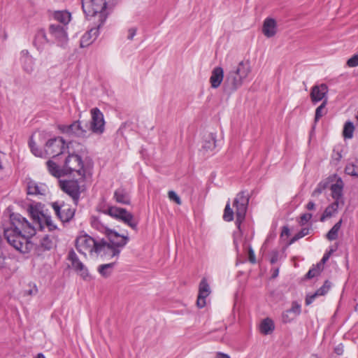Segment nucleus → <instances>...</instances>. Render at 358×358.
<instances>
[{"instance_id": "nucleus-1", "label": "nucleus", "mask_w": 358, "mask_h": 358, "mask_svg": "<svg viewBox=\"0 0 358 358\" xmlns=\"http://www.w3.org/2000/svg\"><path fill=\"white\" fill-rule=\"evenodd\" d=\"M43 208L40 203L29 206L28 212L32 222H29L19 213H10V206L7 208L10 213V222L9 226L3 229V235L9 245L17 251L27 254L31 250L33 243L30 239L36 234L38 229L42 230L45 226L50 231L57 229V226L52 221L51 216L45 213Z\"/></svg>"}, {"instance_id": "nucleus-2", "label": "nucleus", "mask_w": 358, "mask_h": 358, "mask_svg": "<svg viewBox=\"0 0 358 358\" xmlns=\"http://www.w3.org/2000/svg\"><path fill=\"white\" fill-rule=\"evenodd\" d=\"M250 66L248 60L241 61L238 64L227 72L224 83L230 89L241 87L248 80Z\"/></svg>"}, {"instance_id": "nucleus-3", "label": "nucleus", "mask_w": 358, "mask_h": 358, "mask_svg": "<svg viewBox=\"0 0 358 358\" xmlns=\"http://www.w3.org/2000/svg\"><path fill=\"white\" fill-rule=\"evenodd\" d=\"M76 248L77 250L85 255V251L90 253L95 252L97 255H103V250L106 248H109L106 245V241L101 239L99 241H96L87 234L79 236L76 240Z\"/></svg>"}, {"instance_id": "nucleus-4", "label": "nucleus", "mask_w": 358, "mask_h": 358, "mask_svg": "<svg viewBox=\"0 0 358 358\" xmlns=\"http://www.w3.org/2000/svg\"><path fill=\"white\" fill-rule=\"evenodd\" d=\"M63 166L66 176L76 173L83 180H85L87 164L78 154H69L65 158Z\"/></svg>"}, {"instance_id": "nucleus-5", "label": "nucleus", "mask_w": 358, "mask_h": 358, "mask_svg": "<svg viewBox=\"0 0 358 358\" xmlns=\"http://www.w3.org/2000/svg\"><path fill=\"white\" fill-rule=\"evenodd\" d=\"M106 234L110 243L106 242V245H108L109 248L104 249L103 255L108 252L112 257L118 256L120 253L119 248H123L127 245L129 237L127 236L121 235L117 231L109 229H106Z\"/></svg>"}, {"instance_id": "nucleus-6", "label": "nucleus", "mask_w": 358, "mask_h": 358, "mask_svg": "<svg viewBox=\"0 0 358 358\" xmlns=\"http://www.w3.org/2000/svg\"><path fill=\"white\" fill-rule=\"evenodd\" d=\"M84 181L81 177L79 179L59 180V187L72 199L76 206L79 202L81 193L85 189V185H80V182Z\"/></svg>"}, {"instance_id": "nucleus-7", "label": "nucleus", "mask_w": 358, "mask_h": 358, "mask_svg": "<svg viewBox=\"0 0 358 358\" xmlns=\"http://www.w3.org/2000/svg\"><path fill=\"white\" fill-rule=\"evenodd\" d=\"M108 215L122 222L135 231L138 229V222L134 219L133 214L125 208L112 206L108 209Z\"/></svg>"}, {"instance_id": "nucleus-8", "label": "nucleus", "mask_w": 358, "mask_h": 358, "mask_svg": "<svg viewBox=\"0 0 358 358\" xmlns=\"http://www.w3.org/2000/svg\"><path fill=\"white\" fill-rule=\"evenodd\" d=\"M108 215L122 222L135 231L138 229V222L134 219L133 214L125 208L112 206L108 209Z\"/></svg>"}, {"instance_id": "nucleus-9", "label": "nucleus", "mask_w": 358, "mask_h": 358, "mask_svg": "<svg viewBox=\"0 0 358 358\" xmlns=\"http://www.w3.org/2000/svg\"><path fill=\"white\" fill-rule=\"evenodd\" d=\"M249 203V196L245 192H239L234 199L233 206L236 208V224L240 228L244 221Z\"/></svg>"}, {"instance_id": "nucleus-10", "label": "nucleus", "mask_w": 358, "mask_h": 358, "mask_svg": "<svg viewBox=\"0 0 358 358\" xmlns=\"http://www.w3.org/2000/svg\"><path fill=\"white\" fill-rule=\"evenodd\" d=\"M59 130L69 137H81L88 136L89 129L87 124L83 125L82 122L76 120L70 124H62L59 126Z\"/></svg>"}, {"instance_id": "nucleus-11", "label": "nucleus", "mask_w": 358, "mask_h": 358, "mask_svg": "<svg viewBox=\"0 0 358 358\" xmlns=\"http://www.w3.org/2000/svg\"><path fill=\"white\" fill-rule=\"evenodd\" d=\"M48 32L52 38L51 44L57 43L58 46L64 48L69 41L66 27L61 24L54 23L49 26Z\"/></svg>"}, {"instance_id": "nucleus-12", "label": "nucleus", "mask_w": 358, "mask_h": 358, "mask_svg": "<svg viewBox=\"0 0 358 358\" xmlns=\"http://www.w3.org/2000/svg\"><path fill=\"white\" fill-rule=\"evenodd\" d=\"M66 149V143L62 137L51 138L47 141L45 145L46 155L52 158L62 155Z\"/></svg>"}, {"instance_id": "nucleus-13", "label": "nucleus", "mask_w": 358, "mask_h": 358, "mask_svg": "<svg viewBox=\"0 0 358 358\" xmlns=\"http://www.w3.org/2000/svg\"><path fill=\"white\" fill-rule=\"evenodd\" d=\"M83 12L87 16H94L106 8V0H81Z\"/></svg>"}, {"instance_id": "nucleus-14", "label": "nucleus", "mask_w": 358, "mask_h": 358, "mask_svg": "<svg viewBox=\"0 0 358 358\" xmlns=\"http://www.w3.org/2000/svg\"><path fill=\"white\" fill-rule=\"evenodd\" d=\"M52 207L62 222H70L75 215L76 209L71 208L69 204L64 203L59 204L58 202H53Z\"/></svg>"}, {"instance_id": "nucleus-15", "label": "nucleus", "mask_w": 358, "mask_h": 358, "mask_svg": "<svg viewBox=\"0 0 358 358\" xmlns=\"http://www.w3.org/2000/svg\"><path fill=\"white\" fill-rule=\"evenodd\" d=\"M92 120L89 131L93 133L101 134L104 131L105 121L103 115L98 108H94L91 110Z\"/></svg>"}, {"instance_id": "nucleus-16", "label": "nucleus", "mask_w": 358, "mask_h": 358, "mask_svg": "<svg viewBox=\"0 0 358 358\" xmlns=\"http://www.w3.org/2000/svg\"><path fill=\"white\" fill-rule=\"evenodd\" d=\"M67 259L71 262L72 268L82 277L83 280H87L90 279L87 268L83 262L80 261L78 255L73 249L69 252Z\"/></svg>"}, {"instance_id": "nucleus-17", "label": "nucleus", "mask_w": 358, "mask_h": 358, "mask_svg": "<svg viewBox=\"0 0 358 358\" xmlns=\"http://www.w3.org/2000/svg\"><path fill=\"white\" fill-rule=\"evenodd\" d=\"M209 285L206 278H203L199 286V294L196 300V305L199 308H203L206 303V298L210 294Z\"/></svg>"}, {"instance_id": "nucleus-18", "label": "nucleus", "mask_w": 358, "mask_h": 358, "mask_svg": "<svg viewBox=\"0 0 358 358\" xmlns=\"http://www.w3.org/2000/svg\"><path fill=\"white\" fill-rule=\"evenodd\" d=\"M331 282L329 280H325L323 285L317 289L314 294H307L305 300L306 305L309 306L311 304L317 296L326 295L331 288Z\"/></svg>"}, {"instance_id": "nucleus-19", "label": "nucleus", "mask_w": 358, "mask_h": 358, "mask_svg": "<svg viewBox=\"0 0 358 358\" xmlns=\"http://www.w3.org/2000/svg\"><path fill=\"white\" fill-rule=\"evenodd\" d=\"M343 182L341 178L338 177L334 184H332L330 187L331 191V196L335 201L341 202L343 206L344 201L343 199Z\"/></svg>"}, {"instance_id": "nucleus-20", "label": "nucleus", "mask_w": 358, "mask_h": 358, "mask_svg": "<svg viewBox=\"0 0 358 358\" xmlns=\"http://www.w3.org/2000/svg\"><path fill=\"white\" fill-rule=\"evenodd\" d=\"M33 43L36 49L41 52L43 50L46 44L51 43V40L48 38L44 29H39L35 34Z\"/></svg>"}, {"instance_id": "nucleus-21", "label": "nucleus", "mask_w": 358, "mask_h": 358, "mask_svg": "<svg viewBox=\"0 0 358 358\" xmlns=\"http://www.w3.org/2000/svg\"><path fill=\"white\" fill-rule=\"evenodd\" d=\"M99 27L92 28L83 35L80 41L81 48L87 47L99 35Z\"/></svg>"}, {"instance_id": "nucleus-22", "label": "nucleus", "mask_w": 358, "mask_h": 358, "mask_svg": "<svg viewBox=\"0 0 358 358\" xmlns=\"http://www.w3.org/2000/svg\"><path fill=\"white\" fill-rule=\"evenodd\" d=\"M224 78V71L222 67L217 66L215 67L211 73V76L210 78V83L211 84L212 87L217 88L218 87L221 83L222 82Z\"/></svg>"}, {"instance_id": "nucleus-23", "label": "nucleus", "mask_w": 358, "mask_h": 358, "mask_svg": "<svg viewBox=\"0 0 358 358\" xmlns=\"http://www.w3.org/2000/svg\"><path fill=\"white\" fill-rule=\"evenodd\" d=\"M113 199L117 203L124 205H129L131 203L129 193L122 187L117 188L114 192Z\"/></svg>"}, {"instance_id": "nucleus-24", "label": "nucleus", "mask_w": 358, "mask_h": 358, "mask_svg": "<svg viewBox=\"0 0 358 358\" xmlns=\"http://www.w3.org/2000/svg\"><path fill=\"white\" fill-rule=\"evenodd\" d=\"M263 34L268 38L273 36L276 34V22L272 18H266L263 24Z\"/></svg>"}, {"instance_id": "nucleus-25", "label": "nucleus", "mask_w": 358, "mask_h": 358, "mask_svg": "<svg viewBox=\"0 0 358 358\" xmlns=\"http://www.w3.org/2000/svg\"><path fill=\"white\" fill-rule=\"evenodd\" d=\"M20 60L23 64V68L27 72H31L34 69V59L29 55L27 50H23L20 52Z\"/></svg>"}, {"instance_id": "nucleus-26", "label": "nucleus", "mask_w": 358, "mask_h": 358, "mask_svg": "<svg viewBox=\"0 0 358 358\" xmlns=\"http://www.w3.org/2000/svg\"><path fill=\"white\" fill-rule=\"evenodd\" d=\"M46 164L49 173L54 177L59 178L66 176L63 166L60 167L52 160H48Z\"/></svg>"}, {"instance_id": "nucleus-27", "label": "nucleus", "mask_w": 358, "mask_h": 358, "mask_svg": "<svg viewBox=\"0 0 358 358\" xmlns=\"http://www.w3.org/2000/svg\"><path fill=\"white\" fill-rule=\"evenodd\" d=\"M27 194L29 195H45V188L44 185H39L34 180L27 182Z\"/></svg>"}, {"instance_id": "nucleus-28", "label": "nucleus", "mask_w": 358, "mask_h": 358, "mask_svg": "<svg viewBox=\"0 0 358 358\" xmlns=\"http://www.w3.org/2000/svg\"><path fill=\"white\" fill-rule=\"evenodd\" d=\"M216 147V135L213 133H210L205 136L203 144L202 150L205 152L213 151Z\"/></svg>"}, {"instance_id": "nucleus-29", "label": "nucleus", "mask_w": 358, "mask_h": 358, "mask_svg": "<svg viewBox=\"0 0 358 358\" xmlns=\"http://www.w3.org/2000/svg\"><path fill=\"white\" fill-rule=\"evenodd\" d=\"M341 204V202L338 201H335L329 205L323 212L322 215L320 217V220L321 222H324L327 218L331 217L335 213L337 212L338 208L339 207V205Z\"/></svg>"}, {"instance_id": "nucleus-30", "label": "nucleus", "mask_w": 358, "mask_h": 358, "mask_svg": "<svg viewBox=\"0 0 358 358\" xmlns=\"http://www.w3.org/2000/svg\"><path fill=\"white\" fill-rule=\"evenodd\" d=\"M275 329V325L273 321L266 317L264 319L259 327L260 332L264 335H268L271 334Z\"/></svg>"}, {"instance_id": "nucleus-31", "label": "nucleus", "mask_w": 358, "mask_h": 358, "mask_svg": "<svg viewBox=\"0 0 358 358\" xmlns=\"http://www.w3.org/2000/svg\"><path fill=\"white\" fill-rule=\"evenodd\" d=\"M327 103V99H324V100L322 101V103L320 104V106H319L316 110H315V120H314V122H315V124L312 127V129H311V131H310V135L313 133L315 129V124L317 123V122L326 113H327V110H326V105Z\"/></svg>"}, {"instance_id": "nucleus-32", "label": "nucleus", "mask_w": 358, "mask_h": 358, "mask_svg": "<svg viewBox=\"0 0 358 358\" xmlns=\"http://www.w3.org/2000/svg\"><path fill=\"white\" fill-rule=\"evenodd\" d=\"M54 17L57 23H61L66 27L71 20V14L67 11H57L55 13Z\"/></svg>"}, {"instance_id": "nucleus-33", "label": "nucleus", "mask_w": 358, "mask_h": 358, "mask_svg": "<svg viewBox=\"0 0 358 358\" xmlns=\"http://www.w3.org/2000/svg\"><path fill=\"white\" fill-rule=\"evenodd\" d=\"M55 245V243L52 238H50L48 235H45L40 242L39 245L38 246V251H46L50 250Z\"/></svg>"}, {"instance_id": "nucleus-34", "label": "nucleus", "mask_w": 358, "mask_h": 358, "mask_svg": "<svg viewBox=\"0 0 358 358\" xmlns=\"http://www.w3.org/2000/svg\"><path fill=\"white\" fill-rule=\"evenodd\" d=\"M343 220L341 219L338 222H337L332 228L328 231L326 234V238L329 241H334L336 240L338 237V231L341 227Z\"/></svg>"}, {"instance_id": "nucleus-35", "label": "nucleus", "mask_w": 358, "mask_h": 358, "mask_svg": "<svg viewBox=\"0 0 358 358\" xmlns=\"http://www.w3.org/2000/svg\"><path fill=\"white\" fill-rule=\"evenodd\" d=\"M115 265V262L101 264L98 267V271L101 276L108 278L111 275Z\"/></svg>"}, {"instance_id": "nucleus-36", "label": "nucleus", "mask_w": 358, "mask_h": 358, "mask_svg": "<svg viewBox=\"0 0 358 358\" xmlns=\"http://www.w3.org/2000/svg\"><path fill=\"white\" fill-rule=\"evenodd\" d=\"M324 268V266L320 262L317 264L308 271V272L306 275V278L311 279L314 277H316L320 274Z\"/></svg>"}, {"instance_id": "nucleus-37", "label": "nucleus", "mask_w": 358, "mask_h": 358, "mask_svg": "<svg viewBox=\"0 0 358 358\" xmlns=\"http://www.w3.org/2000/svg\"><path fill=\"white\" fill-rule=\"evenodd\" d=\"M355 130L354 124L352 122H346L344 124L343 136L345 138H352Z\"/></svg>"}, {"instance_id": "nucleus-38", "label": "nucleus", "mask_w": 358, "mask_h": 358, "mask_svg": "<svg viewBox=\"0 0 358 358\" xmlns=\"http://www.w3.org/2000/svg\"><path fill=\"white\" fill-rule=\"evenodd\" d=\"M328 91H311L310 92V98L314 104L317 103L320 101L324 100V99H327L326 96V94Z\"/></svg>"}, {"instance_id": "nucleus-39", "label": "nucleus", "mask_w": 358, "mask_h": 358, "mask_svg": "<svg viewBox=\"0 0 358 358\" xmlns=\"http://www.w3.org/2000/svg\"><path fill=\"white\" fill-rule=\"evenodd\" d=\"M234 210L230 207L229 201L226 204L225 208L224 210L223 219L226 222H231L234 220Z\"/></svg>"}, {"instance_id": "nucleus-40", "label": "nucleus", "mask_w": 358, "mask_h": 358, "mask_svg": "<svg viewBox=\"0 0 358 358\" xmlns=\"http://www.w3.org/2000/svg\"><path fill=\"white\" fill-rule=\"evenodd\" d=\"M345 172L350 176L358 177V164L350 163L346 165Z\"/></svg>"}, {"instance_id": "nucleus-41", "label": "nucleus", "mask_w": 358, "mask_h": 358, "mask_svg": "<svg viewBox=\"0 0 358 358\" xmlns=\"http://www.w3.org/2000/svg\"><path fill=\"white\" fill-rule=\"evenodd\" d=\"M329 186V182L327 181H321L315 188V189L312 193V196L315 197L318 196L322 192L326 189Z\"/></svg>"}, {"instance_id": "nucleus-42", "label": "nucleus", "mask_w": 358, "mask_h": 358, "mask_svg": "<svg viewBox=\"0 0 358 358\" xmlns=\"http://www.w3.org/2000/svg\"><path fill=\"white\" fill-rule=\"evenodd\" d=\"M288 310L292 315H294L295 317H297L301 314V305L296 301H293L292 303L291 308L288 309Z\"/></svg>"}, {"instance_id": "nucleus-43", "label": "nucleus", "mask_w": 358, "mask_h": 358, "mask_svg": "<svg viewBox=\"0 0 358 358\" xmlns=\"http://www.w3.org/2000/svg\"><path fill=\"white\" fill-rule=\"evenodd\" d=\"M29 145L31 149V152L36 157L42 156V151L36 146L35 142L33 141L32 137H31L29 141Z\"/></svg>"}, {"instance_id": "nucleus-44", "label": "nucleus", "mask_w": 358, "mask_h": 358, "mask_svg": "<svg viewBox=\"0 0 358 358\" xmlns=\"http://www.w3.org/2000/svg\"><path fill=\"white\" fill-rule=\"evenodd\" d=\"M111 206H112L107 203L106 201L103 199V201L98 204L96 208L98 211L105 215H108V209H110V207Z\"/></svg>"}, {"instance_id": "nucleus-45", "label": "nucleus", "mask_w": 358, "mask_h": 358, "mask_svg": "<svg viewBox=\"0 0 358 358\" xmlns=\"http://www.w3.org/2000/svg\"><path fill=\"white\" fill-rule=\"evenodd\" d=\"M296 317L292 315L288 310H285L282 314V321L283 323H289L292 322Z\"/></svg>"}, {"instance_id": "nucleus-46", "label": "nucleus", "mask_w": 358, "mask_h": 358, "mask_svg": "<svg viewBox=\"0 0 358 358\" xmlns=\"http://www.w3.org/2000/svg\"><path fill=\"white\" fill-rule=\"evenodd\" d=\"M313 215L311 213H303L300 217V220L299 221V223L301 226H303L306 223L309 222Z\"/></svg>"}, {"instance_id": "nucleus-47", "label": "nucleus", "mask_w": 358, "mask_h": 358, "mask_svg": "<svg viewBox=\"0 0 358 358\" xmlns=\"http://www.w3.org/2000/svg\"><path fill=\"white\" fill-rule=\"evenodd\" d=\"M342 158L341 150L338 149H334L333 153L331 155L332 161L335 162L336 164L340 162Z\"/></svg>"}, {"instance_id": "nucleus-48", "label": "nucleus", "mask_w": 358, "mask_h": 358, "mask_svg": "<svg viewBox=\"0 0 358 358\" xmlns=\"http://www.w3.org/2000/svg\"><path fill=\"white\" fill-rule=\"evenodd\" d=\"M336 249L337 246L335 248H330V250L324 255L320 263L324 266V264L328 261L330 256L336 250Z\"/></svg>"}, {"instance_id": "nucleus-49", "label": "nucleus", "mask_w": 358, "mask_h": 358, "mask_svg": "<svg viewBox=\"0 0 358 358\" xmlns=\"http://www.w3.org/2000/svg\"><path fill=\"white\" fill-rule=\"evenodd\" d=\"M347 65L349 67H355L358 66V55H353L347 61Z\"/></svg>"}, {"instance_id": "nucleus-50", "label": "nucleus", "mask_w": 358, "mask_h": 358, "mask_svg": "<svg viewBox=\"0 0 358 358\" xmlns=\"http://www.w3.org/2000/svg\"><path fill=\"white\" fill-rule=\"evenodd\" d=\"M168 195H169V198L171 200L174 201L177 204L181 203V200H180V197L174 191H172V190L169 191L168 193Z\"/></svg>"}, {"instance_id": "nucleus-51", "label": "nucleus", "mask_w": 358, "mask_h": 358, "mask_svg": "<svg viewBox=\"0 0 358 358\" xmlns=\"http://www.w3.org/2000/svg\"><path fill=\"white\" fill-rule=\"evenodd\" d=\"M248 255H249L250 262L252 264H255L256 263V257H255L254 250H252V248H249Z\"/></svg>"}, {"instance_id": "nucleus-52", "label": "nucleus", "mask_w": 358, "mask_h": 358, "mask_svg": "<svg viewBox=\"0 0 358 358\" xmlns=\"http://www.w3.org/2000/svg\"><path fill=\"white\" fill-rule=\"evenodd\" d=\"M309 231H310V228L305 227V228H302L296 234L298 235V236L300 238H301L304 237L305 236L308 235L309 234Z\"/></svg>"}, {"instance_id": "nucleus-53", "label": "nucleus", "mask_w": 358, "mask_h": 358, "mask_svg": "<svg viewBox=\"0 0 358 358\" xmlns=\"http://www.w3.org/2000/svg\"><path fill=\"white\" fill-rule=\"evenodd\" d=\"M25 292L27 295H30V296L36 294L38 293V289H37L36 285L35 284H34L33 287L31 288H30L29 289L26 290Z\"/></svg>"}, {"instance_id": "nucleus-54", "label": "nucleus", "mask_w": 358, "mask_h": 358, "mask_svg": "<svg viewBox=\"0 0 358 358\" xmlns=\"http://www.w3.org/2000/svg\"><path fill=\"white\" fill-rule=\"evenodd\" d=\"M136 28L135 27H132V28H130L129 30H128V36H127V38L129 40H132L134 37V36L136 35Z\"/></svg>"}, {"instance_id": "nucleus-55", "label": "nucleus", "mask_w": 358, "mask_h": 358, "mask_svg": "<svg viewBox=\"0 0 358 358\" xmlns=\"http://www.w3.org/2000/svg\"><path fill=\"white\" fill-rule=\"evenodd\" d=\"M91 224L92 227L98 228L100 224L99 218L95 216H92L91 217Z\"/></svg>"}, {"instance_id": "nucleus-56", "label": "nucleus", "mask_w": 358, "mask_h": 358, "mask_svg": "<svg viewBox=\"0 0 358 358\" xmlns=\"http://www.w3.org/2000/svg\"><path fill=\"white\" fill-rule=\"evenodd\" d=\"M290 234V230L288 227V226H283L282 228V231H281V236H289Z\"/></svg>"}, {"instance_id": "nucleus-57", "label": "nucleus", "mask_w": 358, "mask_h": 358, "mask_svg": "<svg viewBox=\"0 0 358 358\" xmlns=\"http://www.w3.org/2000/svg\"><path fill=\"white\" fill-rule=\"evenodd\" d=\"M278 260V252L277 251L272 253V256L271 257V264H274Z\"/></svg>"}, {"instance_id": "nucleus-58", "label": "nucleus", "mask_w": 358, "mask_h": 358, "mask_svg": "<svg viewBox=\"0 0 358 358\" xmlns=\"http://www.w3.org/2000/svg\"><path fill=\"white\" fill-rule=\"evenodd\" d=\"M343 345L340 344L338 345V346H336L335 348H334V352L336 354H337L338 355H342L343 353Z\"/></svg>"}, {"instance_id": "nucleus-59", "label": "nucleus", "mask_w": 358, "mask_h": 358, "mask_svg": "<svg viewBox=\"0 0 358 358\" xmlns=\"http://www.w3.org/2000/svg\"><path fill=\"white\" fill-rule=\"evenodd\" d=\"M310 90H327V86L326 84L322 83L320 85H315Z\"/></svg>"}, {"instance_id": "nucleus-60", "label": "nucleus", "mask_w": 358, "mask_h": 358, "mask_svg": "<svg viewBox=\"0 0 358 358\" xmlns=\"http://www.w3.org/2000/svg\"><path fill=\"white\" fill-rule=\"evenodd\" d=\"M306 208L308 210H313L315 209V204L313 201H310L306 206Z\"/></svg>"}, {"instance_id": "nucleus-61", "label": "nucleus", "mask_w": 358, "mask_h": 358, "mask_svg": "<svg viewBox=\"0 0 358 358\" xmlns=\"http://www.w3.org/2000/svg\"><path fill=\"white\" fill-rule=\"evenodd\" d=\"M300 238L298 236V235L296 234L289 241L288 245H292L296 241L299 240Z\"/></svg>"}, {"instance_id": "nucleus-62", "label": "nucleus", "mask_w": 358, "mask_h": 358, "mask_svg": "<svg viewBox=\"0 0 358 358\" xmlns=\"http://www.w3.org/2000/svg\"><path fill=\"white\" fill-rule=\"evenodd\" d=\"M278 273H279V268H275L273 270V274H272V278H276L278 275Z\"/></svg>"}, {"instance_id": "nucleus-63", "label": "nucleus", "mask_w": 358, "mask_h": 358, "mask_svg": "<svg viewBox=\"0 0 358 358\" xmlns=\"http://www.w3.org/2000/svg\"><path fill=\"white\" fill-rule=\"evenodd\" d=\"M217 358H230L229 355L223 353H220Z\"/></svg>"}, {"instance_id": "nucleus-64", "label": "nucleus", "mask_w": 358, "mask_h": 358, "mask_svg": "<svg viewBox=\"0 0 358 358\" xmlns=\"http://www.w3.org/2000/svg\"><path fill=\"white\" fill-rule=\"evenodd\" d=\"M36 358H45V357L42 353H38Z\"/></svg>"}]
</instances>
